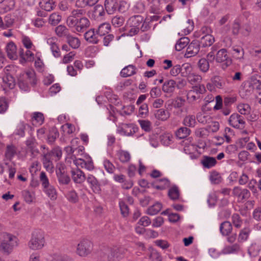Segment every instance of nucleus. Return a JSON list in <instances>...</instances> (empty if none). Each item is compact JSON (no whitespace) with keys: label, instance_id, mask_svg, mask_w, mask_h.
<instances>
[{"label":"nucleus","instance_id":"a211bd4d","mask_svg":"<svg viewBox=\"0 0 261 261\" xmlns=\"http://www.w3.org/2000/svg\"><path fill=\"white\" fill-rule=\"evenodd\" d=\"M47 43L50 46L53 56L56 58L59 57L61 56L60 50L58 44L55 41V39L53 38L48 39Z\"/></svg>","mask_w":261,"mask_h":261},{"label":"nucleus","instance_id":"49530a36","mask_svg":"<svg viewBox=\"0 0 261 261\" xmlns=\"http://www.w3.org/2000/svg\"><path fill=\"white\" fill-rule=\"evenodd\" d=\"M238 110L242 115H247L250 113V107L247 103H240L238 106Z\"/></svg>","mask_w":261,"mask_h":261},{"label":"nucleus","instance_id":"e433bc0d","mask_svg":"<svg viewBox=\"0 0 261 261\" xmlns=\"http://www.w3.org/2000/svg\"><path fill=\"white\" fill-rule=\"evenodd\" d=\"M162 207V204L159 202H157L153 205L148 207L147 210V214L149 215H156L161 211Z\"/></svg>","mask_w":261,"mask_h":261},{"label":"nucleus","instance_id":"6ab92c4d","mask_svg":"<svg viewBox=\"0 0 261 261\" xmlns=\"http://www.w3.org/2000/svg\"><path fill=\"white\" fill-rule=\"evenodd\" d=\"M7 56L10 59L16 60L17 58L16 46L13 42L8 43L6 47Z\"/></svg>","mask_w":261,"mask_h":261},{"label":"nucleus","instance_id":"e2e57ef3","mask_svg":"<svg viewBox=\"0 0 261 261\" xmlns=\"http://www.w3.org/2000/svg\"><path fill=\"white\" fill-rule=\"evenodd\" d=\"M161 94L162 92L161 89L158 87H153L150 91V96L153 98L159 97Z\"/></svg>","mask_w":261,"mask_h":261},{"label":"nucleus","instance_id":"052dcab7","mask_svg":"<svg viewBox=\"0 0 261 261\" xmlns=\"http://www.w3.org/2000/svg\"><path fill=\"white\" fill-rule=\"evenodd\" d=\"M103 164L105 169L109 173H112L114 172L115 167L113 164L108 160H105L103 162Z\"/></svg>","mask_w":261,"mask_h":261},{"label":"nucleus","instance_id":"37998d69","mask_svg":"<svg viewBox=\"0 0 261 261\" xmlns=\"http://www.w3.org/2000/svg\"><path fill=\"white\" fill-rule=\"evenodd\" d=\"M210 179L213 184H219L221 182L222 180L220 174L216 171H213L211 173Z\"/></svg>","mask_w":261,"mask_h":261},{"label":"nucleus","instance_id":"a19ab883","mask_svg":"<svg viewBox=\"0 0 261 261\" xmlns=\"http://www.w3.org/2000/svg\"><path fill=\"white\" fill-rule=\"evenodd\" d=\"M244 54V49L240 46H234L232 47V55L237 59L243 58Z\"/></svg>","mask_w":261,"mask_h":261},{"label":"nucleus","instance_id":"5fc2aeb1","mask_svg":"<svg viewBox=\"0 0 261 261\" xmlns=\"http://www.w3.org/2000/svg\"><path fill=\"white\" fill-rule=\"evenodd\" d=\"M143 18L140 15H135L129 19L132 27H139L140 24L142 22Z\"/></svg>","mask_w":261,"mask_h":261},{"label":"nucleus","instance_id":"4d7b16f0","mask_svg":"<svg viewBox=\"0 0 261 261\" xmlns=\"http://www.w3.org/2000/svg\"><path fill=\"white\" fill-rule=\"evenodd\" d=\"M61 20V16L57 13L51 14L49 18V22L52 25L57 24Z\"/></svg>","mask_w":261,"mask_h":261},{"label":"nucleus","instance_id":"c85d7f7f","mask_svg":"<svg viewBox=\"0 0 261 261\" xmlns=\"http://www.w3.org/2000/svg\"><path fill=\"white\" fill-rule=\"evenodd\" d=\"M251 230L249 227H245L241 229L238 238L239 243H242L247 240L250 233Z\"/></svg>","mask_w":261,"mask_h":261},{"label":"nucleus","instance_id":"ddd939ff","mask_svg":"<svg viewBox=\"0 0 261 261\" xmlns=\"http://www.w3.org/2000/svg\"><path fill=\"white\" fill-rule=\"evenodd\" d=\"M71 174L72 179L75 183L82 184L86 179L84 173L79 169H72Z\"/></svg>","mask_w":261,"mask_h":261},{"label":"nucleus","instance_id":"79ce46f5","mask_svg":"<svg viewBox=\"0 0 261 261\" xmlns=\"http://www.w3.org/2000/svg\"><path fill=\"white\" fill-rule=\"evenodd\" d=\"M111 22L114 27L118 28L123 25L124 22V18L122 16L117 15L112 18Z\"/></svg>","mask_w":261,"mask_h":261},{"label":"nucleus","instance_id":"473e14b6","mask_svg":"<svg viewBox=\"0 0 261 261\" xmlns=\"http://www.w3.org/2000/svg\"><path fill=\"white\" fill-rule=\"evenodd\" d=\"M168 196L173 200H177L179 197V191L177 186H172L168 191Z\"/></svg>","mask_w":261,"mask_h":261},{"label":"nucleus","instance_id":"72a5a7b5","mask_svg":"<svg viewBox=\"0 0 261 261\" xmlns=\"http://www.w3.org/2000/svg\"><path fill=\"white\" fill-rule=\"evenodd\" d=\"M211 81L214 85V86L217 88L223 89L225 86V82L219 76H214L211 79Z\"/></svg>","mask_w":261,"mask_h":261},{"label":"nucleus","instance_id":"7ed1b4c3","mask_svg":"<svg viewBox=\"0 0 261 261\" xmlns=\"http://www.w3.org/2000/svg\"><path fill=\"white\" fill-rule=\"evenodd\" d=\"M44 237L43 232L40 230H36L32 233L28 246L32 250H39L44 246Z\"/></svg>","mask_w":261,"mask_h":261},{"label":"nucleus","instance_id":"4c0bfd02","mask_svg":"<svg viewBox=\"0 0 261 261\" xmlns=\"http://www.w3.org/2000/svg\"><path fill=\"white\" fill-rule=\"evenodd\" d=\"M51 158H54L56 161L59 160L62 155V151L60 147H56L53 148L50 152L48 153Z\"/></svg>","mask_w":261,"mask_h":261},{"label":"nucleus","instance_id":"423d86ee","mask_svg":"<svg viewBox=\"0 0 261 261\" xmlns=\"http://www.w3.org/2000/svg\"><path fill=\"white\" fill-rule=\"evenodd\" d=\"M200 47H201L198 40H193L188 45L186 55L187 56V57H191L196 56L199 53L200 56H202L204 54V53H202V50H200Z\"/></svg>","mask_w":261,"mask_h":261},{"label":"nucleus","instance_id":"de8ad7c7","mask_svg":"<svg viewBox=\"0 0 261 261\" xmlns=\"http://www.w3.org/2000/svg\"><path fill=\"white\" fill-rule=\"evenodd\" d=\"M22 196L24 200L27 203H30L33 202L34 198V194L28 190H24L22 192Z\"/></svg>","mask_w":261,"mask_h":261},{"label":"nucleus","instance_id":"1a4fd4ad","mask_svg":"<svg viewBox=\"0 0 261 261\" xmlns=\"http://www.w3.org/2000/svg\"><path fill=\"white\" fill-rule=\"evenodd\" d=\"M25 144L27 147V151L31 153L32 158H36L39 153L36 140L34 138H29L25 141Z\"/></svg>","mask_w":261,"mask_h":261},{"label":"nucleus","instance_id":"c756f323","mask_svg":"<svg viewBox=\"0 0 261 261\" xmlns=\"http://www.w3.org/2000/svg\"><path fill=\"white\" fill-rule=\"evenodd\" d=\"M111 30V25L108 23H103L100 24L97 29V33L99 36H105L109 33Z\"/></svg>","mask_w":261,"mask_h":261},{"label":"nucleus","instance_id":"9b49d317","mask_svg":"<svg viewBox=\"0 0 261 261\" xmlns=\"http://www.w3.org/2000/svg\"><path fill=\"white\" fill-rule=\"evenodd\" d=\"M216 61L218 63L225 62L227 66L231 63V61L229 58L227 54V50L225 48L221 49L217 52L216 54Z\"/></svg>","mask_w":261,"mask_h":261},{"label":"nucleus","instance_id":"b1692460","mask_svg":"<svg viewBox=\"0 0 261 261\" xmlns=\"http://www.w3.org/2000/svg\"><path fill=\"white\" fill-rule=\"evenodd\" d=\"M17 148L13 144H9L6 147L5 156L7 160L11 161L17 154Z\"/></svg>","mask_w":261,"mask_h":261},{"label":"nucleus","instance_id":"69168bd1","mask_svg":"<svg viewBox=\"0 0 261 261\" xmlns=\"http://www.w3.org/2000/svg\"><path fill=\"white\" fill-rule=\"evenodd\" d=\"M73 162V163L77 167V168H79V167L84 168V165H85L86 161L82 159L81 158H77L76 157L73 156L71 162Z\"/></svg>","mask_w":261,"mask_h":261},{"label":"nucleus","instance_id":"39448f33","mask_svg":"<svg viewBox=\"0 0 261 261\" xmlns=\"http://www.w3.org/2000/svg\"><path fill=\"white\" fill-rule=\"evenodd\" d=\"M92 248V243L89 240L83 239L77 245L76 253L81 256H86L91 252Z\"/></svg>","mask_w":261,"mask_h":261},{"label":"nucleus","instance_id":"2f4dec72","mask_svg":"<svg viewBox=\"0 0 261 261\" xmlns=\"http://www.w3.org/2000/svg\"><path fill=\"white\" fill-rule=\"evenodd\" d=\"M189 38L184 37L180 38L175 45V48L177 51H180L189 43Z\"/></svg>","mask_w":261,"mask_h":261},{"label":"nucleus","instance_id":"4be33fe9","mask_svg":"<svg viewBox=\"0 0 261 261\" xmlns=\"http://www.w3.org/2000/svg\"><path fill=\"white\" fill-rule=\"evenodd\" d=\"M232 229V225L229 221H224L220 224V231L223 236H228L231 233Z\"/></svg>","mask_w":261,"mask_h":261},{"label":"nucleus","instance_id":"20e7f679","mask_svg":"<svg viewBox=\"0 0 261 261\" xmlns=\"http://www.w3.org/2000/svg\"><path fill=\"white\" fill-rule=\"evenodd\" d=\"M127 250L121 246H115L110 248L108 250V261H119L123 258Z\"/></svg>","mask_w":261,"mask_h":261},{"label":"nucleus","instance_id":"cd10ccee","mask_svg":"<svg viewBox=\"0 0 261 261\" xmlns=\"http://www.w3.org/2000/svg\"><path fill=\"white\" fill-rule=\"evenodd\" d=\"M155 117L162 121H166L170 117V113L164 109L156 110L154 113Z\"/></svg>","mask_w":261,"mask_h":261},{"label":"nucleus","instance_id":"4468645a","mask_svg":"<svg viewBox=\"0 0 261 261\" xmlns=\"http://www.w3.org/2000/svg\"><path fill=\"white\" fill-rule=\"evenodd\" d=\"M90 26V21L88 18L83 17L78 18L75 28L77 32H83Z\"/></svg>","mask_w":261,"mask_h":261},{"label":"nucleus","instance_id":"a18cd8bd","mask_svg":"<svg viewBox=\"0 0 261 261\" xmlns=\"http://www.w3.org/2000/svg\"><path fill=\"white\" fill-rule=\"evenodd\" d=\"M231 220L235 227L239 228L242 226L243 221L239 214H233L231 217Z\"/></svg>","mask_w":261,"mask_h":261},{"label":"nucleus","instance_id":"393cba45","mask_svg":"<svg viewBox=\"0 0 261 261\" xmlns=\"http://www.w3.org/2000/svg\"><path fill=\"white\" fill-rule=\"evenodd\" d=\"M136 68L133 65H129L123 68L120 72L121 76L126 77L134 75L136 73Z\"/></svg>","mask_w":261,"mask_h":261},{"label":"nucleus","instance_id":"09e8293b","mask_svg":"<svg viewBox=\"0 0 261 261\" xmlns=\"http://www.w3.org/2000/svg\"><path fill=\"white\" fill-rule=\"evenodd\" d=\"M64 150L67 155L66 162L71 163L73 156H75V154H74V149L71 146H67L65 148Z\"/></svg>","mask_w":261,"mask_h":261},{"label":"nucleus","instance_id":"5701e85b","mask_svg":"<svg viewBox=\"0 0 261 261\" xmlns=\"http://www.w3.org/2000/svg\"><path fill=\"white\" fill-rule=\"evenodd\" d=\"M43 191L51 200H55L57 198L58 193L54 186L50 185L43 189Z\"/></svg>","mask_w":261,"mask_h":261},{"label":"nucleus","instance_id":"2eb2a0df","mask_svg":"<svg viewBox=\"0 0 261 261\" xmlns=\"http://www.w3.org/2000/svg\"><path fill=\"white\" fill-rule=\"evenodd\" d=\"M98 34L94 31V29H91L84 34L85 40L93 44H97L99 42Z\"/></svg>","mask_w":261,"mask_h":261},{"label":"nucleus","instance_id":"58836bf2","mask_svg":"<svg viewBox=\"0 0 261 261\" xmlns=\"http://www.w3.org/2000/svg\"><path fill=\"white\" fill-rule=\"evenodd\" d=\"M171 106L176 109L180 108L183 107L185 103V99L181 97L176 98L170 100Z\"/></svg>","mask_w":261,"mask_h":261},{"label":"nucleus","instance_id":"f3484780","mask_svg":"<svg viewBox=\"0 0 261 261\" xmlns=\"http://www.w3.org/2000/svg\"><path fill=\"white\" fill-rule=\"evenodd\" d=\"M31 121L32 124L36 127L42 125L44 121V117L43 113L36 112L32 114Z\"/></svg>","mask_w":261,"mask_h":261},{"label":"nucleus","instance_id":"412c9836","mask_svg":"<svg viewBox=\"0 0 261 261\" xmlns=\"http://www.w3.org/2000/svg\"><path fill=\"white\" fill-rule=\"evenodd\" d=\"M66 39L69 46L73 49H77L81 45L80 39L70 34L66 38Z\"/></svg>","mask_w":261,"mask_h":261},{"label":"nucleus","instance_id":"680f3d73","mask_svg":"<svg viewBox=\"0 0 261 261\" xmlns=\"http://www.w3.org/2000/svg\"><path fill=\"white\" fill-rule=\"evenodd\" d=\"M148 113V105L146 103H143L139 108V115L142 117H145Z\"/></svg>","mask_w":261,"mask_h":261},{"label":"nucleus","instance_id":"9d476101","mask_svg":"<svg viewBox=\"0 0 261 261\" xmlns=\"http://www.w3.org/2000/svg\"><path fill=\"white\" fill-rule=\"evenodd\" d=\"M232 194L238 197L239 201L248 199L250 196V193L249 190L246 189H241L238 187L233 188Z\"/></svg>","mask_w":261,"mask_h":261},{"label":"nucleus","instance_id":"6e6d98bb","mask_svg":"<svg viewBox=\"0 0 261 261\" xmlns=\"http://www.w3.org/2000/svg\"><path fill=\"white\" fill-rule=\"evenodd\" d=\"M67 199L71 202L75 203L78 200V196L74 190H71L66 195Z\"/></svg>","mask_w":261,"mask_h":261},{"label":"nucleus","instance_id":"bb28decb","mask_svg":"<svg viewBox=\"0 0 261 261\" xmlns=\"http://www.w3.org/2000/svg\"><path fill=\"white\" fill-rule=\"evenodd\" d=\"M40 7L45 11H50L55 7L53 0H42L39 3Z\"/></svg>","mask_w":261,"mask_h":261},{"label":"nucleus","instance_id":"338daca9","mask_svg":"<svg viewBox=\"0 0 261 261\" xmlns=\"http://www.w3.org/2000/svg\"><path fill=\"white\" fill-rule=\"evenodd\" d=\"M141 128L144 130H149L151 126V122L148 120H139L138 121Z\"/></svg>","mask_w":261,"mask_h":261},{"label":"nucleus","instance_id":"13d9d810","mask_svg":"<svg viewBox=\"0 0 261 261\" xmlns=\"http://www.w3.org/2000/svg\"><path fill=\"white\" fill-rule=\"evenodd\" d=\"M40 180L41 182V185L43 187V189L50 186L49 180L46 176L45 172H41L40 175Z\"/></svg>","mask_w":261,"mask_h":261},{"label":"nucleus","instance_id":"864d4df0","mask_svg":"<svg viewBox=\"0 0 261 261\" xmlns=\"http://www.w3.org/2000/svg\"><path fill=\"white\" fill-rule=\"evenodd\" d=\"M14 19L10 15L6 16L3 19L4 30L11 27L14 23Z\"/></svg>","mask_w":261,"mask_h":261},{"label":"nucleus","instance_id":"c9c22d12","mask_svg":"<svg viewBox=\"0 0 261 261\" xmlns=\"http://www.w3.org/2000/svg\"><path fill=\"white\" fill-rule=\"evenodd\" d=\"M209 61H208L206 59L201 58L200 59L198 63V66L202 72L205 73L210 68V64Z\"/></svg>","mask_w":261,"mask_h":261},{"label":"nucleus","instance_id":"774afa93","mask_svg":"<svg viewBox=\"0 0 261 261\" xmlns=\"http://www.w3.org/2000/svg\"><path fill=\"white\" fill-rule=\"evenodd\" d=\"M150 258L152 261H162V258L161 254L156 250H152L150 254Z\"/></svg>","mask_w":261,"mask_h":261},{"label":"nucleus","instance_id":"aec40b11","mask_svg":"<svg viewBox=\"0 0 261 261\" xmlns=\"http://www.w3.org/2000/svg\"><path fill=\"white\" fill-rule=\"evenodd\" d=\"M176 87V82L173 80L166 81L162 86V90L164 92L169 94L172 93Z\"/></svg>","mask_w":261,"mask_h":261},{"label":"nucleus","instance_id":"dca6fc26","mask_svg":"<svg viewBox=\"0 0 261 261\" xmlns=\"http://www.w3.org/2000/svg\"><path fill=\"white\" fill-rule=\"evenodd\" d=\"M119 4L117 0H106L105 8L109 14L114 13L119 8Z\"/></svg>","mask_w":261,"mask_h":261},{"label":"nucleus","instance_id":"f257e3e1","mask_svg":"<svg viewBox=\"0 0 261 261\" xmlns=\"http://www.w3.org/2000/svg\"><path fill=\"white\" fill-rule=\"evenodd\" d=\"M19 244V240L16 236L8 232H4L2 234L0 249L4 254H10Z\"/></svg>","mask_w":261,"mask_h":261},{"label":"nucleus","instance_id":"a878e982","mask_svg":"<svg viewBox=\"0 0 261 261\" xmlns=\"http://www.w3.org/2000/svg\"><path fill=\"white\" fill-rule=\"evenodd\" d=\"M216 163V159L215 158L212 156H204L202 160H201V164L203 167L208 169L215 166Z\"/></svg>","mask_w":261,"mask_h":261},{"label":"nucleus","instance_id":"f704fd0d","mask_svg":"<svg viewBox=\"0 0 261 261\" xmlns=\"http://www.w3.org/2000/svg\"><path fill=\"white\" fill-rule=\"evenodd\" d=\"M50 159L51 157L48 153L44 154L43 158V166L47 171H51L54 168L53 164Z\"/></svg>","mask_w":261,"mask_h":261},{"label":"nucleus","instance_id":"8fccbe9b","mask_svg":"<svg viewBox=\"0 0 261 261\" xmlns=\"http://www.w3.org/2000/svg\"><path fill=\"white\" fill-rule=\"evenodd\" d=\"M119 204L122 215L123 217L127 216L129 213V208L128 206L123 200H120Z\"/></svg>","mask_w":261,"mask_h":261},{"label":"nucleus","instance_id":"ea45409f","mask_svg":"<svg viewBox=\"0 0 261 261\" xmlns=\"http://www.w3.org/2000/svg\"><path fill=\"white\" fill-rule=\"evenodd\" d=\"M183 123L186 127H194L196 123L195 116L189 115L186 116L184 120Z\"/></svg>","mask_w":261,"mask_h":261},{"label":"nucleus","instance_id":"f8f14e48","mask_svg":"<svg viewBox=\"0 0 261 261\" xmlns=\"http://www.w3.org/2000/svg\"><path fill=\"white\" fill-rule=\"evenodd\" d=\"M86 179L93 192L99 193L101 191L100 185L96 177L92 174H88Z\"/></svg>","mask_w":261,"mask_h":261},{"label":"nucleus","instance_id":"f03ea898","mask_svg":"<svg viewBox=\"0 0 261 261\" xmlns=\"http://www.w3.org/2000/svg\"><path fill=\"white\" fill-rule=\"evenodd\" d=\"M37 82L36 73L33 70H28L21 73L18 80L19 88L24 91H29L30 86H35Z\"/></svg>","mask_w":261,"mask_h":261},{"label":"nucleus","instance_id":"3c124183","mask_svg":"<svg viewBox=\"0 0 261 261\" xmlns=\"http://www.w3.org/2000/svg\"><path fill=\"white\" fill-rule=\"evenodd\" d=\"M93 14L96 17H102L105 15V12L103 6L101 5H97L94 7Z\"/></svg>","mask_w":261,"mask_h":261},{"label":"nucleus","instance_id":"0eeeda50","mask_svg":"<svg viewBox=\"0 0 261 261\" xmlns=\"http://www.w3.org/2000/svg\"><path fill=\"white\" fill-rule=\"evenodd\" d=\"M205 31H207V33L203 35L200 37V40L198 41L201 47H206L211 46L215 41V38L208 33L210 32V29L206 27H203L201 29V31L204 33Z\"/></svg>","mask_w":261,"mask_h":261},{"label":"nucleus","instance_id":"0e129e2a","mask_svg":"<svg viewBox=\"0 0 261 261\" xmlns=\"http://www.w3.org/2000/svg\"><path fill=\"white\" fill-rule=\"evenodd\" d=\"M240 249V245L236 243L231 246H229L226 247L225 251L228 253H233L238 252Z\"/></svg>","mask_w":261,"mask_h":261},{"label":"nucleus","instance_id":"6e6552de","mask_svg":"<svg viewBox=\"0 0 261 261\" xmlns=\"http://www.w3.org/2000/svg\"><path fill=\"white\" fill-rule=\"evenodd\" d=\"M229 123L231 126L235 128L241 129L244 127L245 121L244 118L237 113H234L230 116Z\"/></svg>","mask_w":261,"mask_h":261},{"label":"nucleus","instance_id":"c03bdc74","mask_svg":"<svg viewBox=\"0 0 261 261\" xmlns=\"http://www.w3.org/2000/svg\"><path fill=\"white\" fill-rule=\"evenodd\" d=\"M118 155L120 161L122 163H126L129 161L130 155L128 151L120 150L118 152Z\"/></svg>","mask_w":261,"mask_h":261},{"label":"nucleus","instance_id":"7c9ffc66","mask_svg":"<svg viewBox=\"0 0 261 261\" xmlns=\"http://www.w3.org/2000/svg\"><path fill=\"white\" fill-rule=\"evenodd\" d=\"M56 35L59 37H67L69 34L68 29L63 25H59L55 29Z\"/></svg>","mask_w":261,"mask_h":261},{"label":"nucleus","instance_id":"bf43d9fd","mask_svg":"<svg viewBox=\"0 0 261 261\" xmlns=\"http://www.w3.org/2000/svg\"><path fill=\"white\" fill-rule=\"evenodd\" d=\"M192 91L194 92L195 94L197 95H199L200 94H203L206 91V89L203 85H199L198 86H195L192 87Z\"/></svg>","mask_w":261,"mask_h":261},{"label":"nucleus","instance_id":"603ef678","mask_svg":"<svg viewBox=\"0 0 261 261\" xmlns=\"http://www.w3.org/2000/svg\"><path fill=\"white\" fill-rule=\"evenodd\" d=\"M58 181L60 184L67 185L70 181V178L66 173L60 174L57 175Z\"/></svg>","mask_w":261,"mask_h":261}]
</instances>
